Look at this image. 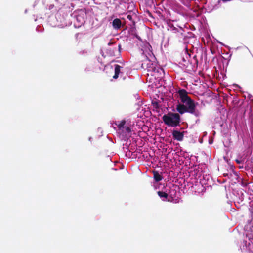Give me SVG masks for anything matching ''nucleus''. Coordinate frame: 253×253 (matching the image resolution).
I'll return each mask as SVG.
<instances>
[{
	"mask_svg": "<svg viewBox=\"0 0 253 253\" xmlns=\"http://www.w3.org/2000/svg\"><path fill=\"white\" fill-rule=\"evenodd\" d=\"M28 12V10L27 9H25V11H24V13L25 14H26Z\"/></svg>",
	"mask_w": 253,
	"mask_h": 253,
	"instance_id": "nucleus-29",
	"label": "nucleus"
},
{
	"mask_svg": "<svg viewBox=\"0 0 253 253\" xmlns=\"http://www.w3.org/2000/svg\"><path fill=\"white\" fill-rule=\"evenodd\" d=\"M200 122V118H197V119L195 121V123L198 124Z\"/></svg>",
	"mask_w": 253,
	"mask_h": 253,
	"instance_id": "nucleus-23",
	"label": "nucleus"
},
{
	"mask_svg": "<svg viewBox=\"0 0 253 253\" xmlns=\"http://www.w3.org/2000/svg\"><path fill=\"white\" fill-rule=\"evenodd\" d=\"M42 3L47 9L53 11L60 8L61 5L60 0H42Z\"/></svg>",
	"mask_w": 253,
	"mask_h": 253,
	"instance_id": "nucleus-7",
	"label": "nucleus"
},
{
	"mask_svg": "<svg viewBox=\"0 0 253 253\" xmlns=\"http://www.w3.org/2000/svg\"><path fill=\"white\" fill-rule=\"evenodd\" d=\"M182 55V61L179 64L185 72L191 74L195 71L198 64L196 55L191 53L187 47L185 48Z\"/></svg>",
	"mask_w": 253,
	"mask_h": 253,
	"instance_id": "nucleus-3",
	"label": "nucleus"
},
{
	"mask_svg": "<svg viewBox=\"0 0 253 253\" xmlns=\"http://www.w3.org/2000/svg\"><path fill=\"white\" fill-rule=\"evenodd\" d=\"M72 15L76 19L74 22V27L75 28H80L85 23V19L86 17V14L84 9H80L77 11L74 12Z\"/></svg>",
	"mask_w": 253,
	"mask_h": 253,
	"instance_id": "nucleus-6",
	"label": "nucleus"
},
{
	"mask_svg": "<svg viewBox=\"0 0 253 253\" xmlns=\"http://www.w3.org/2000/svg\"><path fill=\"white\" fill-rule=\"evenodd\" d=\"M176 192V191H174V190L170 191V195L172 196L173 195H175Z\"/></svg>",
	"mask_w": 253,
	"mask_h": 253,
	"instance_id": "nucleus-21",
	"label": "nucleus"
},
{
	"mask_svg": "<svg viewBox=\"0 0 253 253\" xmlns=\"http://www.w3.org/2000/svg\"><path fill=\"white\" fill-rule=\"evenodd\" d=\"M231 0H222V1L224 2L231 1Z\"/></svg>",
	"mask_w": 253,
	"mask_h": 253,
	"instance_id": "nucleus-27",
	"label": "nucleus"
},
{
	"mask_svg": "<svg viewBox=\"0 0 253 253\" xmlns=\"http://www.w3.org/2000/svg\"><path fill=\"white\" fill-rule=\"evenodd\" d=\"M107 54L110 56H112L114 55V51L112 50L111 49H107Z\"/></svg>",
	"mask_w": 253,
	"mask_h": 253,
	"instance_id": "nucleus-17",
	"label": "nucleus"
},
{
	"mask_svg": "<svg viewBox=\"0 0 253 253\" xmlns=\"http://www.w3.org/2000/svg\"><path fill=\"white\" fill-rule=\"evenodd\" d=\"M178 29L179 31L176 34V36L179 39V41L181 42H183L184 43L188 42V41L187 39L189 38L192 37L193 34L191 32H186L182 28Z\"/></svg>",
	"mask_w": 253,
	"mask_h": 253,
	"instance_id": "nucleus-9",
	"label": "nucleus"
},
{
	"mask_svg": "<svg viewBox=\"0 0 253 253\" xmlns=\"http://www.w3.org/2000/svg\"><path fill=\"white\" fill-rule=\"evenodd\" d=\"M67 17L66 15H64L60 12H57L55 14L50 15L47 19V22L52 27L63 28L69 24L66 21Z\"/></svg>",
	"mask_w": 253,
	"mask_h": 253,
	"instance_id": "nucleus-4",
	"label": "nucleus"
},
{
	"mask_svg": "<svg viewBox=\"0 0 253 253\" xmlns=\"http://www.w3.org/2000/svg\"><path fill=\"white\" fill-rule=\"evenodd\" d=\"M38 27H37L36 28V30H37V31H38Z\"/></svg>",
	"mask_w": 253,
	"mask_h": 253,
	"instance_id": "nucleus-33",
	"label": "nucleus"
},
{
	"mask_svg": "<svg viewBox=\"0 0 253 253\" xmlns=\"http://www.w3.org/2000/svg\"><path fill=\"white\" fill-rule=\"evenodd\" d=\"M152 104L155 109H159L160 108V105L157 101H152Z\"/></svg>",
	"mask_w": 253,
	"mask_h": 253,
	"instance_id": "nucleus-15",
	"label": "nucleus"
},
{
	"mask_svg": "<svg viewBox=\"0 0 253 253\" xmlns=\"http://www.w3.org/2000/svg\"><path fill=\"white\" fill-rule=\"evenodd\" d=\"M112 26L114 29H119L122 26V22L118 18L114 19L112 21Z\"/></svg>",
	"mask_w": 253,
	"mask_h": 253,
	"instance_id": "nucleus-12",
	"label": "nucleus"
},
{
	"mask_svg": "<svg viewBox=\"0 0 253 253\" xmlns=\"http://www.w3.org/2000/svg\"><path fill=\"white\" fill-rule=\"evenodd\" d=\"M136 123L135 119L131 117H126L121 121L116 122L115 124L117 127L116 133L119 138L127 142L131 136Z\"/></svg>",
	"mask_w": 253,
	"mask_h": 253,
	"instance_id": "nucleus-2",
	"label": "nucleus"
},
{
	"mask_svg": "<svg viewBox=\"0 0 253 253\" xmlns=\"http://www.w3.org/2000/svg\"><path fill=\"white\" fill-rule=\"evenodd\" d=\"M235 161L237 163V164H241L243 162V160H241V159H237L235 160Z\"/></svg>",
	"mask_w": 253,
	"mask_h": 253,
	"instance_id": "nucleus-18",
	"label": "nucleus"
},
{
	"mask_svg": "<svg viewBox=\"0 0 253 253\" xmlns=\"http://www.w3.org/2000/svg\"><path fill=\"white\" fill-rule=\"evenodd\" d=\"M179 101L176 105V110L180 114L189 113L196 118L202 116L201 112L197 109L198 103L192 99L185 89H180L178 92Z\"/></svg>",
	"mask_w": 253,
	"mask_h": 253,
	"instance_id": "nucleus-1",
	"label": "nucleus"
},
{
	"mask_svg": "<svg viewBox=\"0 0 253 253\" xmlns=\"http://www.w3.org/2000/svg\"><path fill=\"white\" fill-rule=\"evenodd\" d=\"M101 54L102 55V56L105 57L104 53L102 50L101 51Z\"/></svg>",
	"mask_w": 253,
	"mask_h": 253,
	"instance_id": "nucleus-26",
	"label": "nucleus"
},
{
	"mask_svg": "<svg viewBox=\"0 0 253 253\" xmlns=\"http://www.w3.org/2000/svg\"><path fill=\"white\" fill-rule=\"evenodd\" d=\"M162 120L165 125L171 127L179 126L181 121L179 113L170 112L164 114L162 117Z\"/></svg>",
	"mask_w": 253,
	"mask_h": 253,
	"instance_id": "nucleus-5",
	"label": "nucleus"
},
{
	"mask_svg": "<svg viewBox=\"0 0 253 253\" xmlns=\"http://www.w3.org/2000/svg\"><path fill=\"white\" fill-rule=\"evenodd\" d=\"M127 152H128L129 153L130 152V151H127V152H126V155H127Z\"/></svg>",
	"mask_w": 253,
	"mask_h": 253,
	"instance_id": "nucleus-31",
	"label": "nucleus"
},
{
	"mask_svg": "<svg viewBox=\"0 0 253 253\" xmlns=\"http://www.w3.org/2000/svg\"><path fill=\"white\" fill-rule=\"evenodd\" d=\"M112 169H113L114 170H117V169H116V168H112Z\"/></svg>",
	"mask_w": 253,
	"mask_h": 253,
	"instance_id": "nucleus-30",
	"label": "nucleus"
},
{
	"mask_svg": "<svg viewBox=\"0 0 253 253\" xmlns=\"http://www.w3.org/2000/svg\"><path fill=\"white\" fill-rule=\"evenodd\" d=\"M92 139H93V138H92V137H89L88 138V140H89L91 143L92 142Z\"/></svg>",
	"mask_w": 253,
	"mask_h": 253,
	"instance_id": "nucleus-25",
	"label": "nucleus"
},
{
	"mask_svg": "<svg viewBox=\"0 0 253 253\" xmlns=\"http://www.w3.org/2000/svg\"><path fill=\"white\" fill-rule=\"evenodd\" d=\"M114 67L115 74L113 77V79H117L119 77V75L120 74V77L122 78L123 80H125L126 79V75H124L123 72L121 71L123 67L118 64H115Z\"/></svg>",
	"mask_w": 253,
	"mask_h": 253,
	"instance_id": "nucleus-10",
	"label": "nucleus"
},
{
	"mask_svg": "<svg viewBox=\"0 0 253 253\" xmlns=\"http://www.w3.org/2000/svg\"><path fill=\"white\" fill-rule=\"evenodd\" d=\"M127 18L130 20V21H132V16L130 15H128L127 16Z\"/></svg>",
	"mask_w": 253,
	"mask_h": 253,
	"instance_id": "nucleus-19",
	"label": "nucleus"
},
{
	"mask_svg": "<svg viewBox=\"0 0 253 253\" xmlns=\"http://www.w3.org/2000/svg\"><path fill=\"white\" fill-rule=\"evenodd\" d=\"M158 194L160 197H164L167 198L168 194L163 191H158Z\"/></svg>",
	"mask_w": 253,
	"mask_h": 253,
	"instance_id": "nucleus-14",
	"label": "nucleus"
},
{
	"mask_svg": "<svg viewBox=\"0 0 253 253\" xmlns=\"http://www.w3.org/2000/svg\"><path fill=\"white\" fill-rule=\"evenodd\" d=\"M153 178L154 182L153 183V186L155 189H159V190H164L165 188L164 185L159 184V183L162 180L163 177L159 171H154Z\"/></svg>",
	"mask_w": 253,
	"mask_h": 253,
	"instance_id": "nucleus-8",
	"label": "nucleus"
},
{
	"mask_svg": "<svg viewBox=\"0 0 253 253\" xmlns=\"http://www.w3.org/2000/svg\"><path fill=\"white\" fill-rule=\"evenodd\" d=\"M84 71H85V72H87V71H90V68H89V67H86V68H85Z\"/></svg>",
	"mask_w": 253,
	"mask_h": 253,
	"instance_id": "nucleus-24",
	"label": "nucleus"
},
{
	"mask_svg": "<svg viewBox=\"0 0 253 253\" xmlns=\"http://www.w3.org/2000/svg\"><path fill=\"white\" fill-rule=\"evenodd\" d=\"M243 168V166H240V167H239V168H240V169H241V168Z\"/></svg>",
	"mask_w": 253,
	"mask_h": 253,
	"instance_id": "nucleus-32",
	"label": "nucleus"
},
{
	"mask_svg": "<svg viewBox=\"0 0 253 253\" xmlns=\"http://www.w3.org/2000/svg\"><path fill=\"white\" fill-rule=\"evenodd\" d=\"M248 97H249V99L251 100V101L253 102V96H252L251 94H249Z\"/></svg>",
	"mask_w": 253,
	"mask_h": 253,
	"instance_id": "nucleus-20",
	"label": "nucleus"
},
{
	"mask_svg": "<svg viewBox=\"0 0 253 253\" xmlns=\"http://www.w3.org/2000/svg\"><path fill=\"white\" fill-rule=\"evenodd\" d=\"M118 51L119 52V53H120L121 52V50H122V48H121V45L120 44H119L118 45Z\"/></svg>",
	"mask_w": 253,
	"mask_h": 253,
	"instance_id": "nucleus-22",
	"label": "nucleus"
},
{
	"mask_svg": "<svg viewBox=\"0 0 253 253\" xmlns=\"http://www.w3.org/2000/svg\"><path fill=\"white\" fill-rule=\"evenodd\" d=\"M112 44V43L111 42H108V45L109 46H110V45H111Z\"/></svg>",
	"mask_w": 253,
	"mask_h": 253,
	"instance_id": "nucleus-28",
	"label": "nucleus"
},
{
	"mask_svg": "<svg viewBox=\"0 0 253 253\" xmlns=\"http://www.w3.org/2000/svg\"><path fill=\"white\" fill-rule=\"evenodd\" d=\"M198 168H196V167L193 168L194 175L200 177L201 174Z\"/></svg>",
	"mask_w": 253,
	"mask_h": 253,
	"instance_id": "nucleus-13",
	"label": "nucleus"
},
{
	"mask_svg": "<svg viewBox=\"0 0 253 253\" xmlns=\"http://www.w3.org/2000/svg\"><path fill=\"white\" fill-rule=\"evenodd\" d=\"M181 28L182 27H180L177 28V27L172 26V27H170V29H171V31L172 32V33L177 34L178 33V32L179 31L178 29H181Z\"/></svg>",
	"mask_w": 253,
	"mask_h": 253,
	"instance_id": "nucleus-16",
	"label": "nucleus"
},
{
	"mask_svg": "<svg viewBox=\"0 0 253 253\" xmlns=\"http://www.w3.org/2000/svg\"><path fill=\"white\" fill-rule=\"evenodd\" d=\"M184 131H180L178 129H174L172 132V135L174 140L181 141L183 140Z\"/></svg>",
	"mask_w": 253,
	"mask_h": 253,
	"instance_id": "nucleus-11",
	"label": "nucleus"
}]
</instances>
